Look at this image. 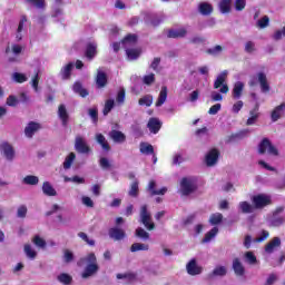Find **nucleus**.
<instances>
[{"label":"nucleus","mask_w":285,"mask_h":285,"mask_svg":"<svg viewBox=\"0 0 285 285\" xmlns=\"http://www.w3.org/2000/svg\"><path fill=\"white\" fill-rule=\"evenodd\" d=\"M180 188H181L183 195L185 196H188L195 193V190H197V187L195 186V184H193V180L188 179L187 177H184L181 179Z\"/></svg>","instance_id":"1a4fd4ad"},{"label":"nucleus","mask_w":285,"mask_h":285,"mask_svg":"<svg viewBox=\"0 0 285 285\" xmlns=\"http://www.w3.org/2000/svg\"><path fill=\"white\" fill-rule=\"evenodd\" d=\"M139 55H141V51L139 49H128L127 50V57L129 59H139Z\"/></svg>","instance_id":"bf43d9fd"},{"label":"nucleus","mask_w":285,"mask_h":285,"mask_svg":"<svg viewBox=\"0 0 285 285\" xmlns=\"http://www.w3.org/2000/svg\"><path fill=\"white\" fill-rule=\"evenodd\" d=\"M222 222H224V215L222 213L212 214L209 217V224L212 226H218Z\"/></svg>","instance_id":"58836bf2"},{"label":"nucleus","mask_w":285,"mask_h":285,"mask_svg":"<svg viewBox=\"0 0 285 285\" xmlns=\"http://www.w3.org/2000/svg\"><path fill=\"white\" fill-rule=\"evenodd\" d=\"M232 4H233V0H220L219 10L222 14H228V12H230Z\"/></svg>","instance_id":"e433bc0d"},{"label":"nucleus","mask_w":285,"mask_h":285,"mask_svg":"<svg viewBox=\"0 0 285 285\" xmlns=\"http://www.w3.org/2000/svg\"><path fill=\"white\" fill-rule=\"evenodd\" d=\"M135 235H136V237H139V239H144V242H148V239H150V234L141 227H138L136 229Z\"/></svg>","instance_id":"37998d69"},{"label":"nucleus","mask_w":285,"mask_h":285,"mask_svg":"<svg viewBox=\"0 0 285 285\" xmlns=\"http://www.w3.org/2000/svg\"><path fill=\"white\" fill-rule=\"evenodd\" d=\"M0 150L1 153H3L6 159H8L9 161H12V159H14V148L12 147V145H10V142H2L0 145Z\"/></svg>","instance_id":"ddd939ff"},{"label":"nucleus","mask_w":285,"mask_h":285,"mask_svg":"<svg viewBox=\"0 0 285 285\" xmlns=\"http://www.w3.org/2000/svg\"><path fill=\"white\" fill-rule=\"evenodd\" d=\"M116 101L119 106H124V104L126 102V89L121 88L117 96H116Z\"/></svg>","instance_id":"09e8293b"},{"label":"nucleus","mask_w":285,"mask_h":285,"mask_svg":"<svg viewBox=\"0 0 285 285\" xmlns=\"http://www.w3.org/2000/svg\"><path fill=\"white\" fill-rule=\"evenodd\" d=\"M41 130V124L30 121L28 125L24 127V135L28 139H32L35 137L36 132H39Z\"/></svg>","instance_id":"f8f14e48"},{"label":"nucleus","mask_w":285,"mask_h":285,"mask_svg":"<svg viewBox=\"0 0 285 285\" xmlns=\"http://www.w3.org/2000/svg\"><path fill=\"white\" fill-rule=\"evenodd\" d=\"M128 195H129V197H139V180L138 179H135L130 184Z\"/></svg>","instance_id":"c9c22d12"},{"label":"nucleus","mask_w":285,"mask_h":285,"mask_svg":"<svg viewBox=\"0 0 285 285\" xmlns=\"http://www.w3.org/2000/svg\"><path fill=\"white\" fill-rule=\"evenodd\" d=\"M250 130L248 129H243L236 134H232L229 137H228V142L230 144L232 141H237L239 139H244L246 138L247 135H249Z\"/></svg>","instance_id":"cd10ccee"},{"label":"nucleus","mask_w":285,"mask_h":285,"mask_svg":"<svg viewBox=\"0 0 285 285\" xmlns=\"http://www.w3.org/2000/svg\"><path fill=\"white\" fill-rule=\"evenodd\" d=\"M252 203L256 209L266 208V206H271V197L264 194H258L252 197Z\"/></svg>","instance_id":"423d86ee"},{"label":"nucleus","mask_w":285,"mask_h":285,"mask_svg":"<svg viewBox=\"0 0 285 285\" xmlns=\"http://www.w3.org/2000/svg\"><path fill=\"white\" fill-rule=\"evenodd\" d=\"M150 246L144 243H134L130 247L131 253H137L138 250H149Z\"/></svg>","instance_id":"79ce46f5"},{"label":"nucleus","mask_w":285,"mask_h":285,"mask_svg":"<svg viewBox=\"0 0 285 285\" xmlns=\"http://www.w3.org/2000/svg\"><path fill=\"white\" fill-rule=\"evenodd\" d=\"M23 184H26L27 186H37V184H39V177L28 175L23 178Z\"/></svg>","instance_id":"a18cd8bd"},{"label":"nucleus","mask_w":285,"mask_h":285,"mask_svg":"<svg viewBox=\"0 0 285 285\" xmlns=\"http://www.w3.org/2000/svg\"><path fill=\"white\" fill-rule=\"evenodd\" d=\"M285 218L284 217H277V216H273V218L271 219V226H282V224H284Z\"/></svg>","instance_id":"338daca9"},{"label":"nucleus","mask_w":285,"mask_h":285,"mask_svg":"<svg viewBox=\"0 0 285 285\" xmlns=\"http://www.w3.org/2000/svg\"><path fill=\"white\" fill-rule=\"evenodd\" d=\"M250 117L246 121V126H254L259 119V102H256L254 109L249 111Z\"/></svg>","instance_id":"a211bd4d"},{"label":"nucleus","mask_w":285,"mask_h":285,"mask_svg":"<svg viewBox=\"0 0 285 285\" xmlns=\"http://www.w3.org/2000/svg\"><path fill=\"white\" fill-rule=\"evenodd\" d=\"M117 279H128V282H135L137 279V274L135 273L117 274Z\"/></svg>","instance_id":"3c124183"},{"label":"nucleus","mask_w":285,"mask_h":285,"mask_svg":"<svg viewBox=\"0 0 285 285\" xmlns=\"http://www.w3.org/2000/svg\"><path fill=\"white\" fill-rule=\"evenodd\" d=\"M187 31L186 29H170L167 33L168 39H184L186 37Z\"/></svg>","instance_id":"a878e982"},{"label":"nucleus","mask_w":285,"mask_h":285,"mask_svg":"<svg viewBox=\"0 0 285 285\" xmlns=\"http://www.w3.org/2000/svg\"><path fill=\"white\" fill-rule=\"evenodd\" d=\"M24 253L29 259H35L37 257V252L32 249V246L30 244L24 245Z\"/></svg>","instance_id":"8fccbe9b"},{"label":"nucleus","mask_w":285,"mask_h":285,"mask_svg":"<svg viewBox=\"0 0 285 285\" xmlns=\"http://www.w3.org/2000/svg\"><path fill=\"white\" fill-rule=\"evenodd\" d=\"M257 83H259L261 92H263V95H268V92H271V82H268V77L264 71H259L256 76H252L248 81L249 88H255Z\"/></svg>","instance_id":"f03ea898"},{"label":"nucleus","mask_w":285,"mask_h":285,"mask_svg":"<svg viewBox=\"0 0 285 285\" xmlns=\"http://www.w3.org/2000/svg\"><path fill=\"white\" fill-rule=\"evenodd\" d=\"M188 275H200L202 267L197 266V259L193 258L189 261V263L186 265Z\"/></svg>","instance_id":"aec40b11"},{"label":"nucleus","mask_w":285,"mask_h":285,"mask_svg":"<svg viewBox=\"0 0 285 285\" xmlns=\"http://www.w3.org/2000/svg\"><path fill=\"white\" fill-rule=\"evenodd\" d=\"M109 137L110 139H112V141H115L116 144H124V141H126V135L119 130H111L109 132Z\"/></svg>","instance_id":"5701e85b"},{"label":"nucleus","mask_w":285,"mask_h":285,"mask_svg":"<svg viewBox=\"0 0 285 285\" xmlns=\"http://www.w3.org/2000/svg\"><path fill=\"white\" fill-rule=\"evenodd\" d=\"M78 237H80V239H82V242H86V244H88V246H95V239H90L88 237V234H86L83 232H79Z\"/></svg>","instance_id":"6e6d98bb"},{"label":"nucleus","mask_w":285,"mask_h":285,"mask_svg":"<svg viewBox=\"0 0 285 285\" xmlns=\"http://www.w3.org/2000/svg\"><path fill=\"white\" fill-rule=\"evenodd\" d=\"M42 193L47 197H57V190L55 189V187H52L50 181H45L42 184Z\"/></svg>","instance_id":"393cba45"},{"label":"nucleus","mask_w":285,"mask_h":285,"mask_svg":"<svg viewBox=\"0 0 285 285\" xmlns=\"http://www.w3.org/2000/svg\"><path fill=\"white\" fill-rule=\"evenodd\" d=\"M217 233H219V228L213 227L205 234V237L202 239V244H208L210 240L215 239V237H217Z\"/></svg>","instance_id":"c756f323"},{"label":"nucleus","mask_w":285,"mask_h":285,"mask_svg":"<svg viewBox=\"0 0 285 285\" xmlns=\"http://www.w3.org/2000/svg\"><path fill=\"white\" fill-rule=\"evenodd\" d=\"M239 208L245 215H250V213H255V206L250 205L248 202H240Z\"/></svg>","instance_id":"4c0bfd02"},{"label":"nucleus","mask_w":285,"mask_h":285,"mask_svg":"<svg viewBox=\"0 0 285 285\" xmlns=\"http://www.w3.org/2000/svg\"><path fill=\"white\" fill-rule=\"evenodd\" d=\"M285 110V102L276 106L272 114H271V118H272V121H279V119H282V112Z\"/></svg>","instance_id":"4be33fe9"},{"label":"nucleus","mask_w":285,"mask_h":285,"mask_svg":"<svg viewBox=\"0 0 285 285\" xmlns=\"http://www.w3.org/2000/svg\"><path fill=\"white\" fill-rule=\"evenodd\" d=\"M245 258L249 264H257V256L253 252H246Z\"/></svg>","instance_id":"e2e57ef3"},{"label":"nucleus","mask_w":285,"mask_h":285,"mask_svg":"<svg viewBox=\"0 0 285 285\" xmlns=\"http://www.w3.org/2000/svg\"><path fill=\"white\" fill-rule=\"evenodd\" d=\"M97 88H106L108 86V75L104 71H98L96 76Z\"/></svg>","instance_id":"412c9836"},{"label":"nucleus","mask_w":285,"mask_h":285,"mask_svg":"<svg viewBox=\"0 0 285 285\" xmlns=\"http://www.w3.org/2000/svg\"><path fill=\"white\" fill-rule=\"evenodd\" d=\"M57 279L58 282H60V284L63 285L72 284V276H70V274L61 273L60 275H58Z\"/></svg>","instance_id":"a19ab883"},{"label":"nucleus","mask_w":285,"mask_h":285,"mask_svg":"<svg viewBox=\"0 0 285 285\" xmlns=\"http://www.w3.org/2000/svg\"><path fill=\"white\" fill-rule=\"evenodd\" d=\"M163 122L159 118H149L147 128L153 135H157L161 130Z\"/></svg>","instance_id":"2eb2a0df"},{"label":"nucleus","mask_w":285,"mask_h":285,"mask_svg":"<svg viewBox=\"0 0 285 285\" xmlns=\"http://www.w3.org/2000/svg\"><path fill=\"white\" fill-rule=\"evenodd\" d=\"M279 246H282V239L279 237H274L265 245V253L271 255L272 253H275V248H279Z\"/></svg>","instance_id":"f3484780"},{"label":"nucleus","mask_w":285,"mask_h":285,"mask_svg":"<svg viewBox=\"0 0 285 285\" xmlns=\"http://www.w3.org/2000/svg\"><path fill=\"white\" fill-rule=\"evenodd\" d=\"M77 159V155L75 153H70L68 157L63 161V168L65 170H68L71 168L72 163Z\"/></svg>","instance_id":"c03bdc74"},{"label":"nucleus","mask_w":285,"mask_h":285,"mask_svg":"<svg viewBox=\"0 0 285 285\" xmlns=\"http://www.w3.org/2000/svg\"><path fill=\"white\" fill-rule=\"evenodd\" d=\"M58 116L62 121V126H68V119H70V116L68 115V110L66 109V105H59Z\"/></svg>","instance_id":"b1692460"},{"label":"nucleus","mask_w":285,"mask_h":285,"mask_svg":"<svg viewBox=\"0 0 285 285\" xmlns=\"http://www.w3.org/2000/svg\"><path fill=\"white\" fill-rule=\"evenodd\" d=\"M72 68H75V65L72 62H69L60 70L62 79H70L72 75Z\"/></svg>","instance_id":"2f4dec72"},{"label":"nucleus","mask_w":285,"mask_h":285,"mask_svg":"<svg viewBox=\"0 0 285 285\" xmlns=\"http://www.w3.org/2000/svg\"><path fill=\"white\" fill-rule=\"evenodd\" d=\"M99 166L100 168H102V170H109V168L112 166L110 165V161L108 160V158L102 157L99 160Z\"/></svg>","instance_id":"69168bd1"},{"label":"nucleus","mask_w":285,"mask_h":285,"mask_svg":"<svg viewBox=\"0 0 285 285\" xmlns=\"http://www.w3.org/2000/svg\"><path fill=\"white\" fill-rule=\"evenodd\" d=\"M222 50H224V48H222V46H215L214 48H209L207 49V55H212V56H215V55H219V52H222Z\"/></svg>","instance_id":"774afa93"},{"label":"nucleus","mask_w":285,"mask_h":285,"mask_svg":"<svg viewBox=\"0 0 285 285\" xmlns=\"http://www.w3.org/2000/svg\"><path fill=\"white\" fill-rule=\"evenodd\" d=\"M32 243L38 248H46V239L41 238L39 235H36L32 239Z\"/></svg>","instance_id":"5fc2aeb1"},{"label":"nucleus","mask_w":285,"mask_h":285,"mask_svg":"<svg viewBox=\"0 0 285 285\" xmlns=\"http://www.w3.org/2000/svg\"><path fill=\"white\" fill-rule=\"evenodd\" d=\"M227 273H228V269L226 268V266L218 265L212 272L210 277H225Z\"/></svg>","instance_id":"72a5a7b5"},{"label":"nucleus","mask_w":285,"mask_h":285,"mask_svg":"<svg viewBox=\"0 0 285 285\" xmlns=\"http://www.w3.org/2000/svg\"><path fill=\"white\" fill-rule=\"evenodd\" d=\"M108 235L110 239H114V242H121L122 239H126V230L120 227L109 228Z\"/></svg>","instance_id":"9b49d317"},{"label":"nucleus","mask_w":285,"mask_h":285,"mask_svg":"<svg viewBox=\"0 0 285 285\" xmlns=\"http://www.w3.org/2000/svg\"><path fill=\"white\" fill-rule=\"evenodd\" d=\"M28 215V207L26 205H21L18 207L17 217L20 219H26V216Z\"/></svg>","instance_id":"4d7b16f0"},{"label":"nucleus","mask_w":285,"mask_h":285,"mask_svg":"<svg viewBox=\"0 0 285 285\" xmlns=\"http://www.w3.org/2000/svg\"><path fill=\"white\" fill-rule=\"evenodd\" d=\"M269 23H271V18H268V16H264L257 21V28H261V29L268 28Z\"/></svg>","instance_id":"603ef678"},{"label":"nucleus","mask_w":285,"mask_h":285,"mask_svg":"<svg viewBox=\"0 0 285 285\" xmlns=\"http://www.w3.org/2000/svg\"><path fill=\"white\" fill-rule=\"evenodd\" d=\"M227 77H228V72L223 71L217 76L216 80L214 81V89L219 90V92H222L223 95H228L229 88H228V85L226 83Z\"/></svg>","instance_id":"39448f33"},{"label":"nucleus","mask_w":285,"mask_h":285,"mask_svg":"<svg viewBox=\"0 0 285 285\" xmlns=\"http://www.w3.org/2000/svg\"><path fill=\"white\" fill-rule=\"evenodd\" d=\"M139 150L141 155H155V147L148 142H140Z\"/></svg>","instance_id":"473e14b6"},{"label":"nucleus","mask_w":285,"mask_h":285,"mask_svg":"<svg viewBox=\"0 0 285 285\" xmlns=\"http://www.w3.org/2000/svg\"><path fill=\"white\" fill-rule=\"evenodd\" d=\"M267 237H271V233H268V230H263L261 236L256 237L254 240H253V236L246 235L243 243L244 247L247 249L250 248V245L253 244V242L255 244H262V242H266Z\"/></svg>","instance_id":"0eeeda50"},{"label":"nucleus","mask_w":285,"mask_h":285,"mask_svg":"<svg viewBox=\"0 0 285 285\" xmlns=\"http://www.w3.org/2000/svg\"><path fill=\"white\" fill-rule=\"evenodd\" d=\"M139 106H147V108H150L153 106V96L146 95L142 98L138 100Z\"/></svg>","instance_id":"49530a36"},{"label":"nucleus","mask_w":285,"mask_h":285,"mask_svg":"<svg viewBox=\"0 0 285 285\" xmlns=\"http://www.w3.org/2000/svg\"><path fill=\"white\" fill-rule=\"evenodd\" d=\"M200 14L204 17H208V14H213V4L208 2H202L198 7Z\"/></svg>","instance_id":"7c9ffc66"},{"label":"nucleus","mask_w":285,"mask_h":285,"mask_svg":"<svg viewBox=\"0 0 285 285\" xmlns=\"http://www.w3.org/2000/svg\"><path fill=\"white\" fill-rule=\"evenodd\" d=\"M89 112V117H91L94 124H97V121H99V110L95 107V108H90L88 110Z\"/></svg>","instance_id":"13d9d810"},{"label":"nucleus","mask_w":285,"mask_h":285,"mask_svg":"<svg viewBox=\"0 0 285 285\" xmlns=\"http://www.w3.org/2000/svg\"><path fill=\"white\" fill-rule=\"evenodd\" d=\"M13 79L17 83H26L28 81V78L23 73L14 72Z\"/></svg>","instance_id":"680f3d73"},{"label":"nucleus","mask_w":285,"mask_h":285,"mask_svg":"<svg viewBox=\"0 0 285 285\" xmlns=\"http://www.w3.org/2000/svg\"><path fill=\"white\" fill-rule=\"evenodd\" d=\"M115 108V100H112V99H108V100H106V102H105V107H104V109H102V115H109L110 114V111L112 110Z\"/></svg>","instance_id":"de8ad7c7"},{"label":"nucleus","mask_w":285,"mask_h":285,"mask_svg":"<svg viewBox=\"0 0 285 285\" xmlns=\"http://www.w3.org/2000/svg\"><path fill=\"white\" fill-rule=\"evenodd\" d=\"M75 149L80 155H88L91 151L90 146H88V142H86V139H83V137H81V136L76 137V139H75Z\"/></svg>","instance_id":"6e6552de"},{"label":"nucleus","mask_w":285,"mask_h":285,"mask_svg":"<svg viewBox=\"0 0 285 285\" xmlns=\"http://www.w3.org/2000/svg\"><path fill=\"white\" fill-rule=\"evenodd\" d=\"M142 83H145V86H153V83H155V73L144 76Z\"/></svg>","instance_id":"052dcab7"},{"label":"nucleus","mask_w":285,"mask_h":285,"mask_svg":"<svg viewBox=\"0 0 285 285\" xmlns=\"http://www.w3.org/2000/svg\"><path fill=\"white\" fill-rule=\"evenodd\" d=\"M7 106H10L11 108H14L18 106L19 104V99L16 98V96L13 95H10L8 98H7Z\"/></svg>","instance_id":"0e129e2a"},{"label":"nucleus","mask_w":285,"mask_h":285,"mask_svg":"<svg viewBox=\"0 0 285 285\" xmlns=\"http://www.w3.org/2000/svg\"><path fill=\"white\" fill-rule=\"evenodd\" d=\"M157 188V183L155 180H150L147 187L148 193H150L151 197H155V195H166L168 193V188L163 187L160 189Z\"/></svg>","instance_id":"dca6fc26"},{"label":"nucleus","mask_w":285,"mask_h":285,"mask_svg":"<svg viewBox=\"0 0 285 285\" xmlns=\"http://www.w3.org/2000/svg\"><path fill=\"white\" fill-rule=\"evenodd\" d=\"M244 92V82L238 81L233 88V99H239Z\"/></svg>","instance_id":"f704fd0d"},{"label":"nucleus","mask_w":285,"mask_h":285,"mask_svg":"<svg viewBox=\"0 0 285 285\" xmlns=\"http://www.w3.org/2000/svg\"><path fill=\"white\" fill-rule=\"evenodd\" d=\"M140 224L145 226L146 230H155V222H153V215L148 212V205L140 207Z\"/></svg>","instance_id":"7ed1b4c3"},{"label":"nucleus","mask_w":285,"mask_h":285,"mask_svg":"<svg viewBox=\"0 0 285 285\" xmlns=\"http://www.w3.org/2000/svg\"><path fill=\"white\" fill-rule=\"evenodd\" d=\"M72 90L73 92H76V95H80L82 98L88 97V95H90L86 88H83V85H81V82L77 81L73 83L72 86Z\"/></svg>","instance_id":"c85d7f7f"},{"label":"nucleus","mask_w":285,"mask_h":285,"mask_svg":"<svg viewBox=\"0 0 285 285\" xmlns=\"http://www.w3.org/2000/svg\"><path fill=\"white\" fill-rule=\"evenodd\" d=\"M78 266H86L81 273L82 279H88L99 273V263H97V255L89 253L87 256L78 261Z\"/></svg>","instance_id":"f257e3e1"},{"label":"nucleus","mask_w":285,"mask_h":285,"mask_svg":"<svg viewBox=\"0 0 285 285\" xmlns=\"http://www.w3.org/2000/svg\"><path fill=\"white\" fill-rule=\"evenodd\" d=\"M219 159V150L217 148L210 149L205 156V164L208 167L215 166Z\"/></svg>","instance_id":"9d476101"},{"label":"nucleus","mask_w":285,"mask_h":285,"mask_svg":"<svg viewBox=\"0 0 285 285\" xmlns=\"http://www.w3.org/2000/svg\"><path fill=\"white\" fill-rule=\"evenodd\" d=\"M166 99H168V87H161L158 99L156 101V107L159 108L166 104Z\"/></svg>","instance_id":"bb28decb"},{"label":"nucleus","mask_w":285,"mask_h":285,"mask_svg":"<svg viewBox=\"0 0 285 285\" xmlns=\"http://www.w3.org/2000/svg\"><path fill=\"white\" fill-rule=\"evenodd\" d=\"M137 35L135 33H128L124 39H122V43H130V45H135L137 43Z\"/></svg>","instance_id":"864d4df0"},{"label":"nucleus","mask_w":285,"mask_h":285,"mask_svg":"<svg viewBox=\"0 0 285 285\" xmlns=\"http://www.w3.org/2000/svg\"><path fill=\"white\" fill-rule=\"evenodd\" d=\"M85 57L92 61L95 57H97V45L94 42L87 43L86 50H85Z\"/></svg>","instance_id":"6ab92c4d"},{"label":"nucleus","mask_w":285,"mask_h":285,"mask_svg":"<svg viewBox=\"0 0 285 285\" xmlns=\"http://www.w3.org/2000/svg\"><path fill=\"white\" fill-rule=\"evenodd\" d=\"M266 151L268 155H273L274 157H277L279 155V150H277V147L271 142V139L263 138V140L258 145V155H266Z\"/></svg>","instance_id":"20e7f679"},{"label":"nucleus","mask_w":285,"mask_h":285,"mask_svg":"<svg viewBox=\"0 0 285 285\" xmlns=\"http://www.w3.org/2000/svg\"><path fill=\"white\" fill-rule=\"evenodd\" d=\"M96 141L101 145L104 150H110V144H108V140H106V136H104V134H98L96 136Z\"/></svg>","instance_id":"ea45409f"},{"label":"nucleus","mask_w":285,"mask_h":285,"mask_svg":"<svg viewBox=\"0 0 285 285\" xmlns=\"http://www.w3.org/2000/svg\"><path fill=\"white\" fill-rule=\"evenodd\" d=\"M232 268L236 275V277H244L246 275V267L242 264V261L239 258H234Z\"/></svg>","instance_id":"4468645a"}]
</instances>
